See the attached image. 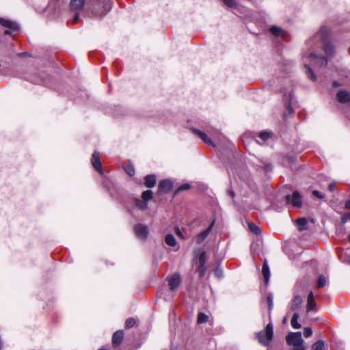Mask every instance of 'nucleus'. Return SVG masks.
<instances>
[{
    "label": "nucleus",
    "instance_id": "1",
    "mask_svg": "<svg viewBox=\"0 0 350 350\" xmlns=\"http://www.w3.org/2000/svg\"><path fill=\"white\" fill-rule=\"evenodd\" d=\"M304 61L306 73L308 75V77L312 81H316L317 77L313 72L312 70L308 65V61L312 63L313 65L319 67L326 66L327 64V60L325 57L321 55L318 56L315 53H310V55L307 57V59Z\"/></svg>",
    "mask_w": 350,
    "mask_h": 350
},
{
    "label": "nucleus",
    "instance_id": "2",
    "mask_svg": "<svg viewBox=\"0 0 350 350\" xmlns=\"http://www.w3.org/2000/svg\"><path fill=\"white\" fill-rule=\"evenodd\" d=\"M317 36L321 39L323 51L326 55L327 56H332L334 54V46L329 39V29L325 26H322Z\"/></svg>",
    "mask_w": 350,
    "mask_h": 350
},
{
    "label": "nucleus",
    "instance_id": "3",
    "mask_svg": "<svg viewBox=\"0 0 350 350\" xmlns=\"http://www.w3.org/2000/svg\"><path fill=\"white\" fill-rule=\"evenodd\" d=\"M288 345L293 347V350H305L304 341L301 338V332H291L286 337Z\"/></svg>",
    "mask_w": 350,
    "mask_h": 350
},
{
    "label": "nucleus",
    "instance_id": "4",
    "mask_svg": "<svg viewBox=\"0 0 350 350\" xmlns=\"http://www.w3.org/2000/svg\"><path fill=\"white\" fill-rule=\"evenodd\" d=\"M273 337V327L271 323L267 325L265 332H259L256 334V338L258 342L268 347Z\"/></svg>",
    "mask_w": 350,
    "mask_h": 350
},
{
    "label": "nucleus",
    "instance_id": "5",
    "mask_svg": "<svg viewBox=\"0 0 350 350\" xmlns=\"http://www.w3.org/2000/svg\"><path fill=\"white\" fill-rule=\"evenodd\" d=\"M93 12L96 15H105L111 8V0H93Z\"/></svg>",
    "mask_w": 350,
    "mask_h": 350
},
{
    "label": "nucleus",
    "instance_id": "6",
    "mask_svg": "<svg viewBox=\"0 0 350 350\" xmlns=\"http://www.w3.org/2000/svg\"><path fill=\"white\" fill-rule=\"evenodd\" d=\"M0 25L8 29L4 31L5 35H10L12 32L19 29V25L18 23L11 20L0 18Z\"/></svg>",
    "mask_w": 350,
    "mask_h": 350
},
{
    "label": "nucleus",
    "instance_id": "7",
    "mask_svg": "<svg viewBox=\"0 0 350 350\" xmlns=\"http://www.w3.org/2000/svg\"><path fill=\"white\" fill-rule=\"evenodd\" d=\"M167 281L170 291L173 293L176 291L180 286L181 283V278L178 273H174L168 278Z\"/></svg>",
    "mask_w": 350,
    "mask_h": 350
},
{
    "label": "nucleus",
    "instance_id": "8",
    "mask_svg": "<svg viewBox=\"0 0 350 350\" xmlns=\"http://www.w3.org/2000/svg\"><path fill=\"white\" fill-rule=\"evenodd\" d=\"M287 203L291 204L295 207L299 208L301 206L302 202L301 196L298 191H294L292 196L288 195L286 196Z\"/></svg>",
    "mask_w": 350,
    "mask_h": 350
},
{
    "label": "nucleus",
    "instance_id": "9",
    "mask_svg": "<svg viewBox=\"0 0 350 350\" xmlns=\"http://www.w3.org/2000/svg\"><path fill=\"white\" fill-rule=\"evenodd\" d=\"M136 236L141 239L145 240L148 235V227L146 225L139 224L134 227Z\"/></svg>",
    "mask_w": 350,
    "mask_h": 350
},
{
    "label": "nucleus",
    "instance_id": "10",
    "mask_svg": "<svg viewBox=\"0 0 350 350\" xmlns=\"http://www.w3.org/2000/svg\"><path fill=\"white\" fill-rule=\"evenodd\" d=\"M172 188V183L169 180H161L158 185L159 192L167 193Z\"/></svg>",
    "mask_w": 350,
    "mask_h": 350
},
{
    "label": "nucleus",
    "instance_id": "11",
    "mask_svg": "<svg viewBox=\"0 0 350 350\" xmlns=\"http://www.w3.org/2000/svg\"><path fill=\"white\" fill-rule=\"evenodd\" d=\"M214 224H215V221H213L212 223L211 224V225L208 226V228L206 230H205L204 231L200 232L196 237V243L198 244H200V243H202L204 241V239L207 237L208 234L212 230V228H213V227L214 226Z\"/></svg>",
    "mask_w": 350,
    "mask_h": 350
},
{
    "label": "nucleus",
    "instance_id": "12",
    "mask_svg": "<svg viewBox=\"0 0 350 350\" xmlns=\"http://www.w3.org/2000/svg\"><path fill=\"white\" fill-rule=\"evenodd\" d=\"M91 162L95 170L98 172H101L102 170V164L100 159L99 153L97 152H94L92 154Z\"/></svg>",
    "mask_w": 350,
    "mask_h": 350
},
{
    "label": "nucleus",
    "instance_id": "13",
    "mask_svg": "<svg viewBox=\"0 0 350 350\" xmlns=\"http://www.w3.org/2000/svg\"><path fill=\"white\" fill-rule=\"evenodd\" d=\"M192 133L200 137L205 144L208 145H213V142L209 137H207L206 134L198 129H192Z\"/></svg>",
    "mask_w": 350,
    "mask_h": 350
},
{
    "label": "nucleus",
    "instance_id": "14",
    "mask_svg": "<svg viewBox=\"0 0 350 350\" xmlns=\"http://www.w3.org/2000/svg\"><path fill=\"white\" fill-rule=\"evenodd\" d=\"M316 302L314 300V295L312 291L310 292L308 296L306 311L310 312V311L316 310Z\"/></svg>",
    "mask_w": 350,
    "mask_h": 350
},
{
    "label": "nucleus",
    "instance_id": "15",
    "mask_svg": "<svg viewBox=\"0 0 350 350\" xmlns=\"http://www.w3.org/2000/svg\"><path fill=\"white\" fill-rule=\"evenodd\" d=\"M124 337V333L122 330L116 331L112 337V344L114 347H117L122 342Z\"/></svg>",
    "mask_w": 350,
    "mask_h": 350
},
{
    "label": "nucleus",
    "instance_id": "16",
    "mask_svg": "<svg viewBox=\"0 0 350 350\" xmlns=\"http://www.w3.org/2000/svg\"><path fill=\"white\" fill-rule=\"evenodd\" d=\"M336 96L337 100L342 103H346L350 100V94L344 90L339 91Z\"/></svg>",
    "mask_w": 350,
    "mask_h": 350
},
{
    "label": "nucleus",
    "instance_id": "17",
    "mask_svg": "<svg viewBox=\"0 0 350 350\" xmlns=\"http://www.w3.org/2000/svg\"><path fill=\"white\" fill-rule=\"evenodd\" d=\"M302 299L299 295L295 296L291 304V309L294 311L299 310L302 305Z\"/></svg>",
    "mask_w": 350,
    "mask_h": 350
},
{
    "label": "nucleus",
    "instance_id": "18",
    "mask_svg": "<svg viewBox=\"0 0 350 350\" xmlns=\"http://www.w3.org/2000/svg\"><path fill=\"white\" fill-rule=\"evenodd\" d=\"M85 0H71L70 8L73 10L79 11L83 8Z\"/></svg>",
    "mask_w": 350,
    "mask_h": 350
},
{
    "label": "nucleus",
    "instance_id": "19",
    "mask_svg": "<svg viewBox=\"0 0 350 350\" xmlns=\"http://www.w3.org/2000/svg\"><path fill=\"white\" fill-rule=\"evenodd\" d=\"M144 185L148 188L154 187L156 184V176L154 174L147 175L144 178Z\"/></svg>",
    "mask_w": 350,
    "mask_h": 350
},
{
    "label": "nucleus",
    "instance_id": "20",
    "mask_svg": "<svg viewBox=\"0 0 350 350\" xmlns=\"http://www.w3.org/2000/svg\"><path fill=\"white\" fill-rule=\"evenodd\" d=\"M262 273L265 279V283L267 284L270 278V271L269 265L266 260L264 261V263L262 265Z\"/></svg>",
    "mask_w": 350,
    "mask_h": 350
},
{
    "label": "nucleus",
    "instance_id": "21",
    "mask_svg": "<svg viewBox=\"0 0 350 350\" xmlns=\"http://www.w3.org/2000/svg\"><path fill=\"white\" fill-rule=\"evenodd\" d=\"M167 245L171 247H174L176 245V241L174 235L168 234L165 236V239Z\"/></svg>",
    "mask_w": 350,
    "mask_h": 350
},
{
    "label": "nucleus",
    "instance_id": "22",
    "mask_svg": "<svg viewBox=\"0 0 350 350\" xmlns=\"http://www.w3.org/2000/svg\"><path fill=\"white\" fill-rule=\"evenodd\" d=\"M296 224L299 227V230L303 231L304 230H305V226L308 224V220L304 217H300L297 219Z\"/></svg>",
    "mask_w": 350,
    "mask_h": 350
},
{
    "label": "nucleus",
    "instance_id": "23",
    "mask_svg": "<svg viewBox=\"0 0 350 350\" xmlns=\"http://www.w3.org/2000/svg\"><path fill=\"white\" fill-rule=\"evenodd\" d=\"M311 350H325L324 341L322 340H317L312 345Z\"/></svg>",
    "mask_w": 350,
    "mask_h": 350
},
{
    "label": "nucleus",
    "instance_id": "24",
    "mask_svg": "<svg viewBox=\"0 0 350 350\" xmlns=\"http://www.w3.org/2000/svg\"><path fill=\"white\" fill-rule=\"evenodd\" d=\"M299 314L297 313H294L291 319V325L294 329H299L301 327V324L298 323L297 320L299 319Z\"/></svg>",
    "mask_w": 350,
    "mask_h": 350
},
{
    "label": "nucleus",
    "instance_id": "25",
    "mask_svg": "<svg viewBox=\"0 0 350 350\" xmlns=\"http://www.w3.org/2000/svg\"><path fill=\"white\" fill-rule=\"evenodd\" d=\"M135 202L136 206L141 210H146L148 207L147 202L144 201L143 199H136Z\"/></svg>",
    "mask_w": 350,
    "mask_h": 350
},
{
    "label": "nucleus",
    "instance_id": "26",
    "mask_svg": "<svg viewBox=\"0 0 350 350\" xmlns=\"http://www.w3.org/2000/svg\"><path fill=\"white\" fill-rule=\"evenodd\" d=\"M208 319V317L206 314H204L203 312H200L198 315L197 321H198V323H204L207 322Z\"/></svg>",
    "mask_w": 350,
    "mask_h": 350
},
{
    "label": "nucleus",
    "instance_id": "27",
    "mask_svg": "<svg viewBox=\"0 0 350 350\" xmlns=\"http://www.w3.org/2000/svg\"><path fill=\"white\" fill-rule=\"evenodd\" d=\"M142 198L144 201H148L152 198V191L146 190L142 193Z\"/></svg>",
    "mask_w": 350,
    "mask_h": 350
},
{
    "label": "nucleus",
    "instance_id": "28",
    "mask_svg": "<svg viewBox=\"0 0 350 350\" xmlns=\"http://www.w3.org/2000/svg\"><path fill=\"white\" fill-rule=\"evenodd\" d=\"M326 278L324 275H319V277L318 278V280H317V286L319 288H322L323 286H325L326 285Z\"/></svg>",
    "mask_w": 350,
    "mask_h": 350
},
{
    "label": "nucleus",
    "instance_id": "29",
    "mask_svg": "<svg viewBox=\"0 0 350 350\" xmlns=\"http://www.w3.org/2000/svg\"><path fill=\"white\" fill-rule=\"evenodd\" d=\"M271 132L262 131L259 133L258 137L263 141H266L271 137Z\"/></svg>",
    "mask_w": 350,
    "mask_h": 350
},
{
    "label": "nucleus",
    "instance_id": "30",
    "mask_svg": "<svg viewBox=\"0 0 350 350\" xmlns=\"http://www.w3.org/2000/svg\"><path fill=\"white\" fill-rule=\"evenodd\" d=\"M248 227L250 231L256 234H258L260 232V228L254 223H249Z\"/></svg>",
    "mask_w": 350,
    "mask_h": 350
},
{
    "label": "nucleus",
    "instance_id": "31",
    "mask_svg": "<svg viewBox=\"0 0 350 350\" xmlns=\"http://www.w3.org/2000/svg\"><path fill=\"white\" fill-rule=\"evenodd\" d=\"M135 324V320L133 318H129L125 322V327L127 329L133 327Z\"/></svg>",
    "mask_w": 350,
    "mask_h": 350
},
{
    "label": "nucleus",
    "instance_id": "32",
    "mask_svg": "<svg viewBox=\"0 0 350 350\" xmlns=\"http://www.w3.org/2000/svg\"><path fill=\"white\" fill-rule=\"evenodd\" d=\"M206 252H202L200 253L199 258H198V263L201 264L202 265L206 264Z\"/></svg>",
    "mask_w": 350,
    "mask_h": 350
},
{
    "label": "nucleus",
    "instance_id": "33",
    "mask_svg": "<svg viewBox=\"0 0 350 350\" xmlns=\"http://www.w3.org/2000/svg\"><path fill=\"white\" fill-rule=\"evenodd\" d=\"M205 271V265H202L201 264H199L198 267L196 269V271L199 273V275L200 277H202L204 275Z\"/></svg>",
    "mask_w": 350,
    "mask_h": 350
},
{
    "label": "nucleus",
    "instance_id": "34",
    "mask_svg": "<svg viewBox=\"0 0 350 350\" xmlns=\"http://www.w3.org/2000/svg\"><path fill=\"white\" fill-rule=\"evenodd\" d=\"M267 301L268 303V309L269 310H271L273 307V301L272 295H269L267 298Z\"/></svg>",
    "mask_w": 350,
    "mask_h": 350
},
{
    "label": "nucleus",
    "instance_id": "35",
    "mask_svg": "<svg viewBox=\"0 0 350 350\" xmlns=\"http://www.w3.org/2000/svg\"><path fill=\"white\" fill-rule=\"evenodd\" d=\"M312 334V329L310 327H306L304 329V336L305 338H309Z\"/></svg>",
    "mask_w": 350,
    "mask_h": 350
},
{
    "label": "nucleus",
    "instance_id": "36",
    "mask_svg": "<svg viewBox=\"0 0 350 350\" xmlns=\"http://www.w3.org/2000/svg\"><path fill=\"white\" fill-rule=\"evenodd\" d=\"M270 31L272 34L278 36L281 32V29L278 27L273 26L270 28Z\"/></svg>",
    "mask_w": 350,
    "mask_h": 350
},
{
    "label": "nucleus",
    "instance_id": "37",
    "mask_svg": "<svg viewBox=\"0 0 350 350\" xmlns=\"http://www.w3.org/2000/svg\"><path fill=\"white\" fill-rule=\"evenodd\" d=\"M223 2L229 8H233L237 5L235 0H223Z\"/></svg>",
    "mask_w": 350,
    "mask_h": 350
},
{
    "label": "nucleus",
    "instance_id": "38",
    "mask_svg": "<svg viewBox=\"0 0 350 350\" xmlns=\"http://www.w3.org/2000/svg\"><path fill=\"white\" fill-rule=\"evenodd\" d=\"M347 221H350V212H348V213H345L342 217H341V223L342 224H345Z\"/></svg>",
    "mask_w": 350,
    "mask_h": 350
},
{
    "label": "nucleus",
    "instance_id": "39",
    "mask_svg": "<svg viewBox=\"0 0 350 350\" xmlns=\"http://www.w3.org/2000/svg\"><path fill=\"white\" fill-rule=\"evenodd\" d=\"M125 171L131 176H133L135 174V169H134L133 166H132V165H129L125 169Z\"/></svg>",
    "mask_w": 350,
    "mask_h": 350
},
{
    "label": "nucleus",
    "instance_id": "40",
    "mask_svg": "<svg viewBox=\"0 0 350 350\" xmlns=\"http://www.w3.org/2000/svg\"><path fill=\"white\" fill-rule=\"evenodd\" d=\"M312 193H313V195H314L315 197H317V198H319V199H323V198H324V197H325L323 194H322L321 192H319V191H317V190H314V191H312Z\"/></svg>",
    "mask_w": 350,
    "mask_h": 350
},
{
    "label": "nucleus",
    "instance_id": "41",
    "mask_svg": "<svg viewBox=\"0 0 350 350\" xmlns=\"http://www.w3.org/2000/svg\"><path fill=\"white\" fill-rule=\"evenodd\" d=\"M190 188V185L189 184H183L180 185L177 191H180L183 190H187Z\"/></svg>",
    "mask_w": 350,
    "mask_h": 350
},
{
    "label": "nucleus",
    "instance_id": "42",
    "mask_svg": "<svg viewBox=\"0 0 350 350\" xmlns=\"http://www.w3.org/2000/svg\"><path fill=\"white\" fill-rule=\"evenodd\" d=\"M214 273L215 275L218 278H221L222 277V271L219 268L215 270Z\"/></svg>",
    "mask_w": 350,
    "mask_h": 350
},
{
    "label": "nucleus",
    "instance_id": "43",
    "mask_svg": "<svg viewBox=\"0 0 350 350\" xmlns=\"http://www.w3.org/2000/svg\"><path fill=\"white\" fill-rule=\"evenodd\" d=\"M175 232L178 237L181 238L182 239H185L182 232L180 230V229L178 227L175 228Z\"/></svg>",
    "mask_w": 350,
    "mask_h": 350
},
{
    "label": "nucleus",
    "instance_id": "44",
    "mask_svg": "<svg viewBox=\"0 0 350 350\" xmlns=\"http://www.w3.org/2000/svg\"><path fill=\"white\" fill-rule=\"evenodd\" d=\"M335 187H336V183H332L328 185V190L329 191H334Z\"/></svg>",
    "mask_w": 350,
    "mask_h": 350
},
{
    "label": "nucleus",
    "instance_id": "45",
    "mask_svg": "<svg viewBox=\"0 0 350 350\" xmlns=\"http://www.w3.org/2000/svg\"><path fill=\"white\" fill-rule=\"evenodd\" d=\"M79 16V15L78 13H76L75 14V17L73 18V21H72V24H75V23H77L78 22Z\"/></svg>",
    "mask_w": 350,
    "mask_h": 350
},
{
    "label": "nucleus",
    "instance_id": "46",
    "mask_svg": "<svg viewBox=\"0 0 350 350\" xmlns=\"http://www.w3.org/2000/svg\"><path fill=\"white\" fill-rule=\"evenodd\" d=\"M339 85H340V84H339L338 82H336V81H334V82L333 83V86H334V88H337V87H338Z\"/></svg>",
    "mask_w": 350,
    "mask_h": 350
},
{
    "label": "nucleus",
    "instance_id": "47",
    "mask_svg": "<svg viewBox=\"0 0 350 350\" xmlns=\"http://www.w3.org/2000/svg\"><path fill=\"white\" fill-rule=\"evenodd\" d=\"M230 195L233 198L234 196V193L232 191H229Z\"/></svg>",
    "mask_w": 350,
    "mask_h": 350
},
{
    "label": "nucleus",
    "instance_id": "48",
    "mask_svg": "<svg viewBox=\"0 0 350 350\" xmlns=\"http://www.w3.org/2000/svg\"><path fill=\"white\" fill-rule=\"evenodd\" d=\"M288 110H289L290 113H293V109L289 106H288Z\"/></svg>",
    "mask_w": 350,
    "mask_h": 350
},
{
    "label": "nucleus",
    "instance_id": "49",
    "mask_svg": "<svg viewBox=\"0 0 350 350\" xmlns=\"http://www.w3.org/2000/svg\"><path fill=\"white\" fill-rule=\"evenodd\" d=\"M286 321V317H285L283 320V322L285 323Z\"/></svg>",
    "mask_w": 350,
    "mask_h": 350
},
{
    "label": "nucleus",
    "instance_id": "50",
    "mask_svg": "<svg viewBox=\"0 0 350 350\" xmlns=\"http://www.w3.org/2000/svg\"><path fill=\"white\" fill-rule=\"evenodd\" d=\"M348 51H349V53L350 54V47L349 48Z\"/></svg>",
    "mask_w": 350,
    "mask_h": 350
},
{
    "label": "nucleus",
    "instance_id": "51",
    "mask_svg": "<svg viewBox=\"0 0 350 350\" xmlns=\"http://www.w3.org/2000/svg\"><path fill=\"white\" fill-rule=\"evenodd\" d=\"M349 241L350 242V234L349 235Z\"/></svg>",
    "mask_w": 350,
    "mask_h": 350
},
{
    "label": "nucleus",
    "instance_id": "52",
    "mask_svg": "<svg viewBox=\"0 0 350 350\" xmlns=\"http://www.w3.org/2000/svg\"><path fill=\"white\" fill-rule=\"evenodd\" d=\"M99 350H107V349H99Z\"/></svg>",
    "mask_w": 350,
    "mask_h": 350
}]
</instances>
